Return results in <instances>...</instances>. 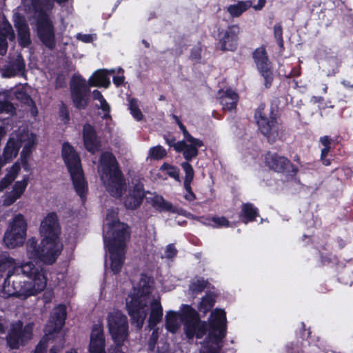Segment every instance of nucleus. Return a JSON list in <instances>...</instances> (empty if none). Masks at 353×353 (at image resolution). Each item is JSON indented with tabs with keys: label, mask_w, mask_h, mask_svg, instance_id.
I'll return each instance as SVG.
<instances>
[{
	"label": "nucleus",
	"mask_w": 353,
	"mask_h": 353,
	"mask_svg": "<svg viewBox=\"0 0 353 353\" xmlns=\"http://www.w3.org/2000/svg\"><path fill=\"white\" fill-rule=\"evenodd\" d=\"M184 324V331L188 339H201L206 333L208 325L201 321L196 311L190 305H183L180 314Z\"/></svg>",
	"instance_id": "9b49d317"
},
{
	"label": "nucleus",
	"mask_w": 353,
	"mask_h": 353,
	"mask_svg": "<svg viewBox=\"0 0 353 353\" xmlns=\"http://www.w3.org/2000/svg\"><path fill=\"white\" fill-rule=\"evenodd\" d=\"M270 114L269 110H266L264 105H261L256 110L254 118L261 133L270 143H274L280 139L281 129L276 119Z\"/></svg>",
	"instance_id": "9d476101"
},
{
	"label": "nucleus",
	"mask_w": 353,
	"mask_h": 353,
	"mask_svg": "<svg viewBox=\"0 0 353 353\" xmlns=\"http://www.w3.org/2000/svg\"><path fill=\"white\" fill-rule=\"evenodd\" d=\"M322 161H323V163L325 165H329L330 164V160L328 159H326L325 157L323 159H321Z\"/></svg>",
	"instance_id": "338daca9"
},
{
	"label": "nucleus",
	"mask_w": 353,
	"mask_h": 353,
	"mask_svg": "<svg viewBox=\"0 0 353 353\" xmlns=\"http://www.w3.org/2000/svg\"><path fill=\"white\" fill-rule=\"evenodd\" d=\"M99 172L105 190L114 197H121L125 189V182L121 171L117 168L116 159L110 152L102 154Z\"/></svg>",
	"instance_id": "39448f33"
},
{
	"label": "nucleus",
	"mask_w": 353,
	"mask_h": 353,
	"mask_svg": "<svg viewBox=\"0 0 353 353\" xmlns=\"http://www.w3.org/2000/svg\"><path fill=\"white\" fill-rule=\"evenodd\" d=\"M121 345H118L117 344H115L114 347H111L108 348V353H124L121 349Z\"/></svg>",
	"instance_id": "4d7b16f0"
},
{
	"label": "nucleus",
	"mask_w": 353,
	"mask_h": 353,
	"mask_svg": "<svg viewBox=\"0 0 353 353\" xmlns=\"http://www.w3.org/2000/svg\"><path fill=\"white\" fill-rule=\"evenodd\" d=\"M274 37L278 41L279 45L283 47V41L282 37V28L279 24H276L274 27Z\"/></svg>",
	"instance_id": "49530a36"
},
{
	"label": "nucleus",
	"mask_w": 353,
	"mask_h": 353,
	"mask_svg": "<svg viewBox=\"0 0 353 353\" xmlns=\"http://www.w3.org/2000/svg\"><path fill=\"white\" fill-rule=\"evenodd\" d=\"M265 162L268 167L276 172H283L290 165V161L283 156L276 153L268 152L265 157Z\"/></svg>",
	"instance_id": "5701e85b"
},
{
	"label": "nucleus",
	"mask_w": 353,
	"mask_h": 353,
	"mask_svg": "<svg viewBox=\"0 0 353 353\" xmlns=\"http://www.w3.org/2000/svg\"><path fill=\"white\" fill-rule=\"evenodd\" d=\"M255 63L265 81V86L268 87L272 81V72L270 71V62L268 60L266 51L264 48H257L253 54Z\"/></svg>",
	"instance_id": "dca6fc26"
},
{
	"label": "nucleus",
	"mask_w": 353,
	"mask_h": 353,
	"mask_svg": "<svg viewBox=\"0 0 353 353\" xmlns=\"http://www.w3.org/2000/svg\"><path fill=\"white\" fill-rule=\"evenodd\" d=\"M177 250L172 244H170L167 246L165 256L168 259H171L176 254Z\"/></svg>",
	"instance_id": "de8ad7c7"
},
{
	"label": "nucleus",
	"mask_w": 353,
	"mask_h": 353,
	"mask_svg": "<svg viewBox=\"0 0 353 353\" xmlns=\"http://www.w3.org/2000/svg\"><path fill=\"white\" fill-rule=\"evenodd\" d=\"M123 81H124V77H114L113 78V82L117 86L121 85L123 82Z\"/></svg>",
	"instance_id": "680f3d73"
},
{
	"label": "nucleus",
	"mask_w": 353,
	"mask_h": 353,
	"mask_svg": "<svg viewBox=\"0 0 353 353\" xmlns=\"http://www.w3.org/2000/svg\"><path fill=\"white\" fill-rule=\"evenodd\" d=\"M240 32V28L237 26L230 27L225 31L220 40L221 49L222 50L232 51L237 46V36Z\"/></svg>",
	"instance_id": "4be33fe9"
},
{
	"label": "nucleus",
	"mask_w": 353,
	"mask_h": 353,
	"mask_svg": "<svg viewBox=\"0 0 353 353\" xmlns=\"http://www.w3.org/2000/svg\"><path fill=\"white\" fill-rule=\"evenodd\" d=\"M179 141L174 144V148L177 152H182L184 158L190 161L198 155V148L203 144L202 141L194 138V141Z\"/></svg>",
	"instance_id": "a211bd4d"
},
{
	"label": "nucleus",
	"mask_w": 353,
	"mask_h": 353,
	"mask_svg": "<svg viewBox=\"0 0 353 353\" xmlns=\"http://www.w3.org/2000/svg\"><path fill=\"white\" fill-rule=\"evenodd\" d=\"M181 166L185 173L183 185L184 186H186L187 188H189V184H191V182L194 178L193 168L188 162H184L181 163Z\"/></svg>",
	"instance_id": "4c0bfd02"
},
{
	"label": "nucleus",
	"mask_w": 353,
	"mask_h": 353,
	"mask_svg": "<svg viewBox=\"0 0 353 353\" xmlns=\"http://www.w3.org/2000/svg\"><path fill=\"white\" fill-rule=\"evenodd\" d=\"M166 156L165 150L161 145H157L150 149L148 159L159 160Z\"/></svg>",
	"instance_id": "e433bc0d"
},
{
	"label": "nucleus",
	"mask_w": 353,
	"mask_h": 353,
	"mask_svg": "<svg viewBox=\"0 0 353 353\" xmlns=\"http://www.w3.org/2000/svg\"><path fill=\"white\" fill-rule=\"evenodd\" d=\"M19 197L15 195V193L12 190L5 195L3 200V205L6 206H10L14 203Z\"/></svg>",
	"instance_id": "a18cd8bd"
},
{
	"label": "nucleus",
	"mask_w": 353,
	"mask_h": 353,
	"mask_svg": "<svg viewBox=\"0 0 353 353\" xmlns=\"http://www.w3.org/2000/svg\"><path fill=\"white\" fill-rule=\"evenodd\" d=\"M174 141H175L174 139H172V140L167 139L166 140L168 144L170 145H172L173 147H174V145L175 144L174 143Z\"/></svg>",
	"instance_id": "774afa93"
},
{
	"label": "nucleus",
	"mask_w": 353,
	"mask_h": 353,
	"mask_svg": "<svg viewBox=\"0 0 353 353\" xmlns=\"http://www.w3.org/2000/svg\"><path fill=\"white\" fill-rule=\"evenodd\" d=\"M60 350L59 347H53L50 349V353H59Z\"/></svg>",
	"instance_id": "69168bd1"
},
{
	"label": "nucleus",
	"mask_w": 353,
	"mask_h": 353,
	"mask_svg": "<svg viewBox=\"0 0 353 353\" xmlns=\"http://www.w3.org/2000/svg\"><path fill=\"white\" fill-rule=\"evenodd\" d=\"M35 144V137L29 132L12 134L8 140L2 156L3 161L6 164L15 158L19 152L20 147H23L21 152V161L27 164V158L31 153V149Z\"/></svg>",
	"instance_id": "0eeeda50"
},
{
	"label": "nucleus",
	"mask_w": 353,
	"mask_h": 353,
	"mask_svg": "<svg viewBox=\"0 0 353 353\" xmlns=\"http://www.w3.org/2000/svg\"><path fill=\"white\" fill-rule=\"evenodd\" d=\"M26 254L30 259H38L44 264L50 265L56 261L61 250V245L42 239L39 245L35 238L29 239L26 244Z\"/></svg>",
	"instance_id": "1a4fd4ad"
},
{
	"label": "nucleus",
	"mask_w": 353,
	"mask_h": 353,
	"mask_svg": "<svg viewBox=\"0 0 353 353\" xmlns=\"http://www.w3.org/2000/svg\"><path fill=\"white\" fill-rule=\"evenodd\" d=\"M62 4L68 0H54ZM24 5L30 13H34L37 18V34L42 43L48 48L55 46L54 30L47 12L54 7L53 0H24Z\"/></svg>",
	"instance_id": "20e7f679"
},
{
	"label": "nucleus",
	"mask_w": 353,
	"mask_h": 353,
	"mask_svg": "<svg viewBox=\"0 0 353 353\" xmlns=\"http://www.w3.org/2000/svg\"><path fill=\"white\" fill-rule=\"evenodd\" d=\"M220 103L223 105L224 110H232L236 108L238 101V95L236 92L231 90L225 92H219Z\"/></svg>",
	"instance_id": "cd10ccee"
},
{
	"label": "nucleus",
	"mask_w": 353,
	"mask_h": 353,
	"mask_svg": "<svg viewBox=\"0 0 353 353\" xmlns=\"http://www.w3.org/2000/svg\"><path fill=\"white\" fill-rule=\"evenodd\" d=\"M20 170L21 166L19 163H14L8 170L6 175L0 181V192L3 191L14 181L20 172Z\"/></svg>",
	"instance_id": "7c9ffc66"
},
{
	"label": "nucleus",
	"mask_w": 353,
	"mask_h": 353,
	"mask_svg": "<svg viewBox=\"0 0 353 353\" xmlns=\"http://www.w3.org/2000/svg\"><path fill=\"white\" fill-rule=\"evenodd\" d=\"M71 97L74 106L85 109L88 105L89 88L84 79L74 77L70 85Z\"/></svg>",
	"instance_id": "4468645a"
},
{
	"label": "nucleus",
	"mask_w": 353,
	"mask_h": 353,
	"mask_svg": "<svg viewBox=\"0 0 353 353\" xmlns=\"http://www.w3.org/2000/svg\"><path fill=\"white\" fill-rule=\"evenodd\" d=\"M214 305V299L211 295H207L202 299L200 303L201 310H203V312H207L210 310Z\"/></svg>",
	"instance_id": "79ce46f5"
},
{
	"label": "nucleus",
	"mask_w": 353,
	"mask_h": 353,
	"mask_svg": "<svg viewBox=\"0 0 353 353\" xmlns=\"http://www.w3.org/2000/svg\"><path fill=\"white\" fill-rule=\"evenodd\" d=\"M7 38L10 40L14 39V33L11 25L8 23H3V28L0 29V54L3 55L7 52Z\"/></svg>",
	"instance_id": "c85d7f7f"
},
{
	"label": "nucleus",
	"mask_w": 353,
	"mask_h": 353,
	"mask_svg": "<svg viewBox=\"0 0 353 353\" xmlns=\"http://www.w3.org/2000/svg\"><path fill=\"white\" fill-rule=\"evenodd\" d=\"M143 187L140 183L135 184L132 188H130L125 196L123 203L127 209L134 210L138 208L143 199Z\"/></svg>",
	"instance_id": "6ab92c4d"
},
{
	"label": "nucleus",
	"mask_w": 353,
	"mask_h": 353,
	"mask_svg": "<svg viewBox=\"0 0 353 353\" xmlns=\"http://www.w3.org/2000/svg\"><path fill=\"white\" fill-rule=\"evenodd\" d=\"M241 215L243 217L242 221L246 224L254 221L257 216V209L252 203H244L241 208Z\"/></svg>",
	"instance_id": "f704fd0d"
},
{
	"label": "nucleus",
	"mask_w": 353,
	"mask_h": 353,
	"mask_svg": "<svg viewBox=\"0 0 353 353\" xmlns=\"http://www.w3.org/2000/svg\"><path fill=\"white\" fill-rule=\"evenodd\" d=\"M131 114H132L133 117L137 120V121H140L142 119V117H143V114H142V112H141V110H139V108L135 110H132L131 112Z\"/></svg>",
	"instance_id": "6e6d98bb"
},
{
	"label": "nucleus",
	"mask_w": 353,
	"mask_h": 353,
	"mask_svg": "<svg viewBox=\"0 0 353 353\" xmlns=\"http://www.w3.org/2000/svg\"><path fill=\"white\" fill-rule=\"evenodd\" d=\"M14 108L11 103L7 100L0 101V113L12 114Z\"/></svg>",
	"instance_id": "c03bdc74"
},
{
	"label": "nucleus",
	"mask_w": 353,
	"mask_h": 353,
	"mask_svg": "<svg viewBox=\"0 0 353 353\" xmlns=\"http://www.w3.org/2000/svg\"><path fill=\"white\" fill-rule=\"evenodd\" d=\"M14 26L18 32L19 41L21 46L28 47L30 43V29L23 17L16 16Z\"/></svg>",
	"instance_id": "393cba45"
},
{
	"label": "nucleus",
	"mask_w": 353,
	"mask_h": 353,
	"mask_svg": "<svg viewBox=\"0 0 353 353\" xmlns=\"http://www.w3.org/2000/svg\"><path fill=\"white\" fill-rule=\"evenodd\" d=\"M161 170H166L167 172V174L175 179L176 180L179 181V170L174 167V166H171L168 164H166V163H164L161 168Z\"/></svg>",
	"instance_id": "37998d69"
},
{
	"label": "nucleus",
	"mask_w": 353,
	"mask_h": 353,
	"mask_svg": "<svg viewBox=\"0 0 353 353\" xmlns=\"http://www.w3.org/2000/svg\"><path fill=\"white\" fill-rule=\"evenodd\" d=\"M180 326V321L178 314L173 312L170 311L165 315V327L167 330L172 333L177 331Z\"/></svg>",
	"instance_id": "72a5a7b5"
},
{
	"label": "nucleus",
	"mask_w": 353,
	"mask_h": 353,
	"mask_svg": "<svg viewBox=\"0 0 353 353\" xmlns=\"http://www.w3.org/2000/svg\"><path fill=\"white\" fill-rule=\"evenodd\" d=\"M330 150V147H325L321 150V159H323L327 155L329 151Z\"/></svg>",
	"instance_id": "e2e57ef3"
},
{
	"label": "nucleus",
	"mask_w": 353,
	"mask_h": 353,
	"mask_svg": "<svg viewBox=\"0 0 353 353\" xmlns=\"http://www.w3.org/2000/svg\"><path fill=\"white\" fill-rule=\"evenodd\" d=\"M77 39L84 43H90L93 41L94 36L92 34H78Z\"/></svg>",
	"instance_id": "09e8293b"
},
{
	"label": "nucleus",
	"mask_w": 353,
	"mask_h": 353,
	"mask_svg": "<svg viewBox=\"0 0 353 353\" xmlns=\"http://www.w3.org/2000/svg\"><path fill=\"white\" fill-rule=\"evenodd\" d=\"M62 157L70 174L75 191L83 199L88 191V185L79 156L69 143H65L62 147Z\"/></svg>",
	"instance_id": "423d86ee"
},
{
	"label": "nucleus",
	"mask_w": 353,
	"mask_h": 353,
	"mask_svg": "<svg viewBox=\"0 0 353 353\" xmlns=\"http://www.w3.org/2000/svg\"><path fill=\"white\" fill-rule=\"evenodd\" d=\"M206 284L207 283L204 279H196L191 283L190 285V290L193 293L197 294L201 292L205 289Z\"/></svg>",
	"instance_id": "ea45409f"
},
{
	"label": "nucleus",
	"mask_w": 353,
	"mask_h": 353,
	"mask_svg": "<svg viewBox=\"0 0 353 353\" xmlns=\"http://www.w3.org/2000/svg\"><path fill=\"white\" fill-rule=\"evenodd\" d=\"M99 108H101L103 112H108L110 111V105L103 97L102 99L99 101Z\"/></svg>",
	"instance_id": "864d4df0"
},
{
	"label": "nucleus",
	"mask_w": 353,
	"mask_h": 353,
	"mask_svg": "<svg viewBox=\"0 0 353 353\" xmlns=\"http://www.w3.org/2000/svg\"><path fill=\"white\" fill-rule=\"evenodd\" d=\"M6 230H9L14 233H19L21 236L26 237L27 222L23 215L21 214H16L9 222L8 227Z\"/></svg>",
	"instance_id": "bb28decb"
},
{
	"label": "nucleus",
	"mask_w": 353,
	"mask_h": 353,
	"mask_svg": "<svg viewBox=\"0 0 353 353\" xmlns=\"http://www.w3.org/2000/svg\"><path fill=\"white\" fill-rule=\"evenodd\" d=\"M130 112L132 110H135L139 108L137 101L134 99H132L130 100Z\"/></svg>",
	"instance_id": "13d9d810"
},
{
	"label": "nucleus",
	"mask_w": 353,
	"mask_h": 353,
	"mask_svg": "<svg viewBox=\"0 0 353 353\" xmlns=\"http://www.w3.org/2000/svg\"><path fill=\"white\" fill-rule=\"evenodd\" d=\"M33 325L34 324L30 323L23 326L20 321L12 323L6 336L9 347L12 349H17L30 341L32 336Z\"/></svg>",
	"instance_id": "ddd939ff"
},
{
	"label": "nucleus",
	"mask_w": 353,
	"mask_h": 353,
	"mask_svg": "<svg viewBox=\"0 0 353 353\" xmlns=\"http://www.w3.org/2000/svg\"><path fill=\"white\" fill-rule=\"evenodd\" d=\"M209 327L207 346L201 353H217L221 347V342L225 336L226 316L224 310L216 309L211 312Z\"/></svg>",
	"instance_id": "6e6552de"
},
{
	"label": "nucleus",
	"mask_w": 353,
	"mask_h": 353,
	"mask_svg": "<svg viewBox=\"0 0 353 353\" xmlns=\"http://www.w3.org/2000/svg\"><path fill=\"white\" fill-rule=\"evenodd\" d=\"M40 232L43 237V239H48L50 243L61 245L59 241L60 227L55 213H49L42 221Z\"/></svg>",
	"instance_id": "2eb2a0df"
},
{
	"label": "nucleus",
	"mask_w": 353,
	"mask_h": 353,
	"mask_svg": "<svg viewBox=\"0 0 353 353\" xmlns=\"http://www.w3.org/2000/svg\"><path fill=\"white\" fill-rule=\"evenodd\" d=\"M92 97L94 100L100 101L103 97L101 92L97 90H94L92 92Z\"/></svg>",
	"instance_id": "bf43d9fd"
},
{
	"label": "nucleus",
	"mask_w": 353,
	"mask_h": 353,
	"mask_svg": "<svg viewBox=\"0 0 353 353\" xmlns=\"http://www.w3.org/2000/svg\"><path fill=\"white\" fill-rule=\"evenodd\" d=\"M47 344L46 340L40 341L37 345L34 353H46Z\"/></svg>",
	"instance_id": "8fccbe9b"
},
{
	"label": "nucleus",
	"mask_w": 353,
	"mask_h": 353,
	"mask_svg": "<svg viewBox=\"0 0 353 353\" xmlns=\"http://www.w3.org/2000/svg\"><path fill=\"white\" fill-rule=\"evenodd\" d=\"M114 72V70H98L89 79L88 83L91 86L108 88L110 84L108 75Z\"/></svg>",
	"instance_id": "a878e982"
},
{
	"label": "nucleus",
	"mask_w": 353,
	"mask_h": 353,
	"mask_svg": "<svg viewBox=\"0 0 353 353\" xmlns=\"http://www.w3.org/2000/svg\"><path fill=\"white\" fill-rule=\"evenodd\" d=\"M108 325L114 343L121 345L128 335L126 316L119 311H114L108 316Z\"/></svg>",
	"instance_id": "f8f14e48"
},
{
	"label": "nucleus",
	"mask_w": 353,
	"mask_h": 353,
	"mask_svg": "<svg viewBox=\"0 0 353 353\" xmlns=\"http://www.w3.org/2000/svg\"><path fill=\"white\" fill-rule=\"evenodd\" d=\"M28 183V178L27 176H24L23 180L17 181L13 187L12 191L15 193V195H17L19 198L23 194Z\"/></svg>",
	"instance_id": "58836bf2"
},
{
	"label": "nucleus",
	"mask_w": 353,
	"mask_h": 353,
	"mask_svg": "<svg viewBox=\"0 0 353 353\" xmlns=\"http://www.w3.org/2000/svg\"><path fill=\"white\" fill-rule=\"evenodd\" d=\"M105 338L101 327L94 326L90 334V353H106Z\"/></svg>",
	"instance_id": "412c9836"
},
{
	"label": "nucleus",
	"mask_w": 353,
	"mask_h": 353,
	"mask_svg": "<svg viewBox=\"0 0 353 353\" xmlns=\"http://www.w3.org/2000/svg\"><path fill=\"white\" fill-rule=\"evenodd\" d=\"M153 205L158 208L159 210L168 211L171 212L180 213L179 210L176 209L172 204L165 201L161 196H155L152 199Z\"/></svg>",
	"instance_id": "473e14b6"
},
{
	"label": "nucleus",
	"mask_w": 353,
	"mask_h": 353,
	"mask_svg": "<svg viewBox=\"0 0 353 353\" xmlns=\"http://www.w3.org/2000/svg\"><path fill=\"white\" fill-rule=\"evenodd\" d=\"M13 262V259L10 257L9 254L0 250V272H4L8 264Z\"/></svg>",
	"instance_id": "a19ab883"
},
{
	"label": "nucleus",
	"mask_w": 353,
	"mask_h": 353,
	"mask_svg": "<svg viewBox=\"0 0 353 353\" xmlns=\"http://www.w3.org/2000/svg\"><path fill=\"white\" fill-rule=\"evenodd\" d=\"M6 332V321L4 319L0 317V334H3Z\"/></svg>",
	"instance_id": "052dcab7"
},
{
	"label": "nucleus",
	"mask_w": 353,
	"mask_h": 353,
	"mask_svg": "<svg viewBox=\"0 0 353 353\" xmlns=\"http://www.w3.org/2000/svg\"><path fill=\"white\" fill-rule=\"evenodd\" d=\"M184 188L187 192V193L184 196L185 199L188 201L194 200L196 199V196L191 190L190 184H189V188H187L186 186H184Z\"/></svg>",
	"instance_id": "603ef678"
},
{
	"label": "nucleus",
	"mask_w": 353,
	"mask_h": 353,
	"mask_svg": "<svg viewBox=\"0 0 353 353\" xmlns=\"http://www.w3.org/2000/svg\"><path fill=\"white\" fill-rule=\"evenodd\" d=\"M265 3V0H259V3L257 6H253V8L255 10H261Z\"/></svg>",
	"instance_id": "0e129e2a"
},
{
	"label": "nucleus",
	"mask_w": 353,
	"mask_h": 353,
	"mask_svg": "<svg viewBox=\"0 0 353 353\" xmlns=\"http://www.w3.org/2000/svg\"><path fill=\"white\" fill-rule=\"evenodd\" d=\"M47 285V278L43 268L28 261L16 265L10 270L3 284L5 296L26 299L43 291Z\"/></svg>",
	"instance_id": "f03ea898"
},
{
	"label": "nucleus",
	"mask_w": 353,
	"mask_h": 353,
	"mask_svg": "<svg viewBox=\"0 0 353 353\" xmlns=\"http://www.w3.org/2000/svg\"><path fill=\"white\" fill-rule=\"evenodd\" d=\"M152 286L148 279L142 278L138 288L126 299V307L131 318V323L141 329L150 311L148 326L154 328L162 319L163 307L160 299L152 295Z\"/></svg>",
	"instance_id": "f257e3e1"
},
{
	"label": "nucleus",
	"mask_w": 353,
	"mask_h": 353,
	"mask_svg": "<svg viewBox=\"0 0 353 353\" xmlns=\"http://www.w3.org/2000/svg\"><path fill=\"white\" fill-rule=\"evenodd\" d=\"M320 142L325 147H330L332 139L328 136H323L320 138Z\"/></svg>",
	"instance_id": "5fc2aeb1"
},
{
	"label": "nucleus",
	"mask_w": 353,
	"mask_h": 353,
	"mask_svg": "<svg viewBox=\"0 0 353 353\" xmlns=\"http://www.w3.org/2000/svg\"><path fill=\"white\" fill-rule=\"evenodd\" d=\"M25 239L26 237L21 236L19 233L6 230L3 241L8 248L12 249L21 246Z\"/></svg>",
	"instance_id": "c756f323"
},
{
	"label": "nucleus",
	"mask_w": 353,
	"mask_h": 353,
	"mask_svg": "<svg viewBox=\"0 0 353 353\" xmlns=\"http://www.w3.org/2000/svg\"><path fill=\"white\" fill-rule=\"evenodd\" d=\"M251 6L252 3L250 1H239L235 4H232L228 6L227 10L230 13L231 17H238Z\"/></svg>",
	"instance_id": "2f4dec72"
},
{
	"label": "nucleus",
	"mask_w": 353,
	"mask_h": 353,
	"mask_svg": "<svg viewBox=\"0 0 353 353\" xmlns=\"http://www.w3.org/2000/svg\"><path fill=\"white\" fill-rule=\"evenodd\" d=\"M25 70V63L21 54H17L12 57L3 70L2 75L3 77L10 78L18 74H22Z\"/></svg>",
	"instance_id": "b1692460"
},
{
	"label": "nucleus",
	"mask_w": 353,
	"mask_h": 353,
	"mask_svg": "<svg viewBox=\"0 0 353 353\" xmlns=\"http://www.w3.org/2000/svg\"><path fill=\"white\" fill-rule=\"evenodd\" d=\"M211 221L212 223H210V219H207L205 221H202V223L213 228L228 227L230 225L229 221L224 216H214L212 218Z\"/></svg>",
	"instance_id": "c9c22d12"
},
{
	"label": "nucleus",
	"mask_w": 353,
	"mask_h": 353,
	"mask_svg": "<svg viewBox=\"0 0 353 353\" xmlns=\"http://www.w3.org/2000/svg\"><path fill=\"white\" fill-rule=\"evenodd\" d=\"M66 318V308L65 305H59L54 308L51 319L46 327V335H50L59 332L65 323Z\"/></svg>",
	"instance_id": "f3484780"
},
{
	"label": "nucleus",
	"mask_w": 353,
	"mask_h": 353,
	"mask_svg": "<svg viewBox=\"0 0 353 353\" xmlns=\"http://www.w3.org/2000/svg\"><path fill=\"white\" fill-rule=\"evenodd\" d=\"M83 136L84 145L87 150L92 154L100 150L101 142L92 125L85 124L83 126Z\"/></svg>",
	"instance_id": "aec40b11"
},
{
	"label": "nucleus",
	"mask_w": 353,
	"mask_h": 353,
	"mask_svg": "<svg viewBox=\"0 0 353 353\" xmlns=\"http://www.w3.org/2000/svg\"><path fill=\"white\" fill-rule=\"evenodd\" d=\"M130 233L128 226L120 222L117 212L114 210H108L104 224V243L109 253L110 268L114 274L120 272L125 261L127 244Z\"/></svg>",
	"instance_id": "7ed1b4c3"
},
{
	"label": "nucleus",
	"mask_w": 353,
	"mask_h": 353,
	"mask_svg": "<svg viewBox=\"0 0 353 353\" xmlns=\"http://www.w3.org/2000/svg\"><path fill=\"white\" fill-rule=\"evenodd\" d=\"M178 124L180 129L182 130L186 141H194V137L189 134L185 127L179 121H178Z\"/></svg>",
	"instance_id": "3c124183"
}]
</instances>
